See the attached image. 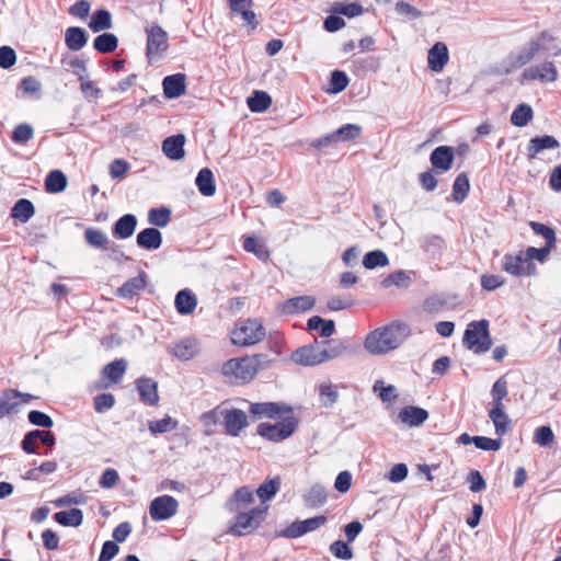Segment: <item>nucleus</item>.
I'll use <instances>...</instances> for the list:
<instances>
[{
  "label": "nucleus",
  "instance_id": "f257e3e1",
  "mask_svg": "<svg viewBox=\"0 0 561 561\" xmlns=\"http://www.w3.org/2000/svg\"><path fill=\"white\" fill-rule=\"evenodd\" d=\"M407 323L394 321L369 332L364 340V348L371 355H386L398 347L410 336Z\"/></svg>",
  "mask_w": 561,
  "mask_h": 561
},
{
  "label": "nucleus",
  "instance_id": "f03ea898",
  "mask_svg": "<svg viewBox=\"0 0 561 561\" xmlns=\"http://www.w3.org/2000/svg\"><path fill=\"white\" fill-rule=\"evenodd\" d=\"M265 335L266 330L259 320L245 319L231 331V342L238 346H251L260 343Z\"/></svg>",
  "mask_w": 561,
  "mask_h": 561
},
{
  "label": "nucleus",
  "instance_id": "7ed1b4c3",
  "mask_svg": "<svg viewBox=\"0 0 561 561\" xmlns=\"http://www.w3.org/2000/svg\"><path fill=\"white\" fill-rule=\"evenodd\" d=\"M463 345L477 354L488 352L492 346L489 321L483 319L470 322L463 334Z\"/></svg>",
  "mask_w": 561,
  "mask_h": 561
},
{
  "label": "nucleus",
  "instance_id": "20e7f679",
  "mask_svg": "<svg viewBox=\"0 0 561 561\" xmlns=\"http://www.w3.org/2000/svg\"><path fill=\"white\" fill-rule=\"evenodd\" d=\"M298 422L294 416H287L274 424L261 423L257 426V434L271 442H282L296 431Z\"/></svg>",
  "mask_w": 561,
  "mask_h": 561
},
{
  "label": "nucleus",
  "instance_id": "39448f33",
  "mask_svg": "<svg viewBox=\"0 0 561 561\" xmlns=\"http://www.w3.org/2000/svg\"><path fill=\"white\" fill-rule=\"evenodd\" d=\"M267 507H255L245 513H239L231 530L236 535H245L257 528L266 517Z\"/></svg>",
  "mask_w": 561,
  "mask_h": 561
},
{
  "label": "nucleus",
  "instance_id": "423d86ee",
  "mask_svg": "<svg viewBox=\"0 0 561 561\" xmlns=\"http://www.w3.org/2000/svg\"><path fill=\"white\" fill-rule=\"evenodd\" d=\"M253 359L249 356L241 358H232L222 366V374L227 377H233L236 380L248 382L255 377Z\"/></svg>",
  "mask_w": 561,
  "mask_h": 561
},
{
  "label": "nucleus",
  "instance_id": "0eeeda50",
  "mask_svg": "<svg viewBox=\"0 0 561 561\" xmlns=\"http://www.w3.org/2000/svg\"><path fill=\"white\" fill-rule=\"evenodd\" d=\"M502 268L513 276H533L537 272L535 263L528 261L523 252L518 254H505Z\"/></svg>",
  "mask_w": 561,
  "mask_h": 561
},
{
  "label": "nucleus",
  "instance_id": "6e6552de",
  "mask_svg": "<svg viewBox=\"0 0 561 561\" xmlns=\"http://www.w3.org/2000/svg\"><path fill=\"white\" fill-rule=\"evenodd\" d=\"M179 503L171 495H161L151 501L149 513L153 520H165L174 516L178 512Z\"/></svg>",
  "mask_w": 561,
  "mask_h": 561
},
{
  "label": "nucleus",
  "instance_id": "1a4fd4ad",
  "mask_svg": "<svg viewBox=\"0 0 561 561\" xmlns=\"http://www.w3.org/2000/svg\"><path fill=\"white\" fill-rule=\"evenodd\" d=\"M34 399L30 393H23L15 389H8L0 396V417L16 413L20 407Z\"/></svg>",
  "mask_w": 561,
  "mask_h": 561
},
{
  "label": "nucleus",
  "instance_id": "9d476101",
  "mask_svg": "<svg viewBox=\"0 0 561 561\" xmlns=\"http://www.w3.org/2000/svg\"><path fill=\"white\" fill-rule=\"evenodd\" d=\"M147 56L152 59L168 47V34L159 25L147 28Z\"/></svg>",
  "mask_w": 561,
  "mask_h": 561
},
{
  "label": "nucleus",
  "instance_id": "9b49d317",
  "mask_svg": "<svg viewBox=\"0 0 561 561\" xmlns=\"http://www.w3.org/2000/svg\"><path fill=\"white\" fill-rule=\"evenodd\" d=\"M523 79L527 81L539 80L541 82H554L558 79V71L551 61L531 66L523 72Z\"/></svg>",
  "mask_w": 561,
  "mask_h": 561
},
{
  "label": "nucleus",
  "instance_id": "f8f14e48",
  "mask_svg": "<svg viewBox=\"0 0 561 561\" xmlns=\"http://www.w3.org/2000/svg\"><path fill=\"white\" fill-rule=\"evenodd\" d=\"M224 425L227 434L238 436L247 427L248 419L245 413L239 409H225Z\"/></svg>",
  "mask_w": 561,
  "mask_h": 561
},
{
  "label": "nucleus",
  "instance_id": "ddd939ff",
  "mask_svg": "<svg viewBox=\"0 0 561 561\" xmlns=\"http://www.w3.org/2000/svg\"><path fill=\"white\" fill-rule=\"evenodd\" d=\"M291 412V408L286 407L285 404H279L276 402H260V403H252L250 405V413L257 417H270L274 419L283 413H289Z\"/></svg>",
  "mask_w": 561,
  "mask_h": 561
},
{
  "label": "nucleus",
  "instance_id": "4468645a",
  "mask_svg": "<svg viewBox=\"0 0 561 561\" xmlns=\"http://www.w3.org/2000/svg\"><path fill=\"white\" fill-rule=\"evenodd\" d=\"M454 159V148L449 146H439L435 148L430 156L431 164L440 172L450 170Z\"/></svg>",
  "mask_w": 561,
  "mask_h": 561
},
{
  "label": "nucleus",
  "instance_id": "2eb2a0df",
  "mask_svg": "<svg viewBox=\"0 0 561 561\" xmlns=\"http://www.w3.org/2000/svg\"><path fill=\"white\" fill-rule=\"evenodd\" d=\"M136 388L140 400L149 405H157L159 402L158 383L148 377H140L136 380Z\"/></svg>",
  "mask_w": 561,
  "mask_h": 561
},
{
  "label": "nucleus",
  "instance_id": "dca6fc26",
  "mask_svg": "<svg viewBox=\"0 0 561 561\" xmlns=\"http://www.w3.org/2000/svg\"><path fill=\"white\" fill-rule=\"evenodd\" d=\"M293 360L302 366H316L323 363L320 348L313 345H305L296 350L293 354Z\"/></svg>",
  "mask_w": 561,
  "mask_h": 561
},
{
  "label": "nucleus",
  "instance_id": "f3484780",
  "mask_svg": "<svg viewBox=\"0 0 561 561\" xmlns=\"http://www.w3.org/2000/svg\"><path fill=\"white\" fill-rule=\"evenodd\" d=\"M185 75L175 73L167 76L162 81L163 93L168 99H176L185 92Z\"/></svg>",
  "mask_w": 561,
  "mask_h": 561
},
{
  "label": "nucleus",
  "instance_id": "a211bd4d",
  "mask_svg": "<svg viewBox=\"0 0 561 561\" xmlns=\"http://www.w3.org/2000/svg\"><path fill=\"white\" fill-rule=\"evenodd\" d=\"M448 59L449 55L447 46L442 42L435 43L433 47L428 50V67L433 71H442L445 65L448 62Z\"/></svg>",
  "mask_w": 561,
  "mask_h": 561
},
{
  "label": "nucleus",
  "instance_id": "6ab92c4d",
  "mask_svg": "<svg viewBox=\"0 0 561 561\" xmlns=\"http://www.w3.org/2000/svg\"><path fill=\"white\" fill-rule=\"evenodd\" d=\"M185 136L178 134L165 138L162 142L163 153L171 160H180L184 157Z\"/></svg>",
  "mask_w": 561,
  "mask_h": 561
},
{
  "label": "nucleus",
  "instance_id": "aec40b11",
  "mask_svg": "<svg viewBox=\"0 0 561 561\" xmlns=\"http://www.w3.org/2000/svg\"><path fill=\"white\" fill-rule=\"evenodd\" d=\"M316 304L312 296L305 295L287 299L282 305V311L285 314H295L311 310Z\"/></svg>",
  "mask_w": 561,
  "mask_h": 561
},
{
  "label": "nucleus",
  "instance_id": "412c9836",
  "mask_svg": "<svg viewBox=\"0 0 561 561\" xmlns=\"http://www.w3.org/2000/svg\"><path fill=\"white\" fill-rule=\"evenodd\" d=\"M559 147V141L550 135L531 138L527 146L528 159H535L538 153L546 149H557Z\"/></svg>",
  "mask_w": 561,
  "mask_h": 561
},
{
  "label": "nucleus",
  "instance_id": "4be33fe9",
  "mask_svg": "<svg viewBox=\"0 0 561 561\" xmlns=\"http://www.w3.org/2000/svg\"><path fill=\"white\" fill-rule=\"evenodd\" d=\"M136 242L145 250H157L162 244V233L156 228H146L137 234Z\"/></svg>",
  "mask_w": 561,
  "mask_h": 561
},
{
  "label": "nucleus",
  "instance_id": "5701e85b",
  "mask_svg": "<svg viewBox=\"0 0 561 561\" xmlns=\"http://www.w3.org/2000/svg\"><path fill=\"white\" fill-rule=\"evenodd\" d=\"M88 43V34L84 28L70 26L65 32V44L68 49L78 51Z\"/></svg>",
  "mask_w": 561,
  "mask_h": 561
},
{
  "label": "nucleus",
  "instance_id": "b1692460",
  "mask_svg": "<svg viewBox=\"0 0 561 561\" xmlns=\"http://www.w3.org/2000/svg\"><path fill=\"white\" fill-rule=\"evenodd\" d=\"M137 218L133 214H126L118 218L113 226V236L118 239H127L135 232Z\"/></svg>",
  "mask_w": 561,
  "mask_h": 561
},
{
  "label": "nucleus",
  "instance_id": "393cba45",
  "mask_svg": "<svg viewBox=\"0 0 561 561\" xmlns=\"http://www.w3.org/2000/svg\"><path fill=\"white\" fill-rule=\"evenodd\" d=\"M399 419L409 426H420L428 419V412L419 407H405L399 412Z\"/></svg>",
  "mask_w": 561,
  "mask_h": 561
},
{
  "label": "nucleus",
  "instance_id": "a878e982",
  "mask_svg": "<svg viewBox=\"0 0 561 561\" xmlns=\"http://www.w3.org/2000/svg\"><path fill=\"white\" fill-rule=\"evenodd\" d=\"M228 2L231 11L241 14L242 19L251 25L252 28L257 26L256 15L251 10L253 5L252 0H228Z\"/></svg>",
  "mask_w": 561,
  "mask_h": 561
},
{
  "label": "nucleus",
  "instance_id": "bb28decb",
  "mask_svg": "<svg viewBox=\"0 0 561 561\" xmlns=\"http://www.w3.org/2000/svg\"><path fill=\"white\" fill-rule=\"evenodd\" d=\"M195 184L199 193L204 196H213L216 193V184L213 171L208 168H203L197 173Z\"/></svg>",
  "mask_w": 561,
  "mask_h": 561
},
{
  "label": "nucleus",
  "instance_id": "cd10ccee",
  "mask_svg": "<svg viewBox=\"0 0 561 561\" xmlns=\"http://www.w3.org/2000/svg\"><path fill=\"white\" fill-rule=\"evenodd\" d=\"M146 278L147 275L145 272H141L136 277L129 278L117 289L118 296L123 298H131L146 287Z\"/></svg>",
  "mask_w": 561,
  "mask_h": 561
},
{
  "label": "nucleus",
  "instance_id": "c85d7f7f",
  "mask_svg": "<svg viewBox=\"0 0 561 561\" xmlns=\"http://www.w3.org/2000/svg\"><path fill=\"white\" fill-rule=\"evenodd\" d=\"M489 417L493 422L497 435L503 436L508 433L511 420L505 412V407L492 408L489 411Z\"/></svg>",
  "mask_w": 561,
  "mask_h": 561
},
{
  "label": "nucleus",
  "instance_id": "c756f323",
  "mask_svg": "<svg viewBox=\"0 0 561 561\" xmlns=\"http://www.w3.org/2000/svg\"><path fill=\"white\" fill-rule=\"evenodd\" d=\"M174 304L179 313L190 314L195 310L197 299L191 290L183 289L176 294Z\"/></svg>",
  "mask_w": 561,
  "mask_h": 561
},
{
  "label": "nucleus",
  "instance_id": "7c9ffc66",
  "mask_svg": "<svg viewBox=\"0 0 561 561\" xmlns=\"http://www.w3.org/2000/svg\"><path fill=\"white\" fill-rule=\"evenodd\" d=\"M84 240L88 245L101 251L106 250L107 244L111 241L105 232H103L101 229L93 227L85 228Z\"/></svg>",
  "mask_w": 561,
  "mask_h": 561
},
{
  "label": "nucleus",
  "instance_id": "2f4dec72",
  "mask_svg": "<svg viewBox=\"0 0 561 561\" xmlns=\"http://www.w3.org/2000/svg\"><path fill=\"white\" fill-rule=\"evenodd\" d=\"M198 351L197 342L194 339H184L174 344L172 353L181 360L193 358Z\"/></svg>",
  "mask_w": 561,
  "mask_h": 561
},
{
  "label": "nucleus",
  "instance_id": "473e14b6",
  "mask_svg": "<svg viewBox=\"0 0 561 561\" xmlns=\"http://www.w3.org/2000/svg\"><path fill=\"white\" fill-rule=\"evenodd\" d=\"M307 328L310 331H319L322 337H330L335 333V322L325 320L320 316H313L307 321Z\"/></svg>",
  "mask_w": 561,
  "mask_h": 561
},
{
  "label": "nucleus",
  "instance_id": "72a5a7b5",
  "mask_svg": "<svg viewBox=\"0 0 561 561\" xmlns=\"http://www.w3.org/2000/svg\"><path fill=\"white\" fill-rule=\"evenodd\" d=\"M127 369V362L124 358L115 359L104 366L102 374L108 378L112 383H118Z\"/></svg>",
  "mask_w": 561,
  "mask_h": 561
},
{
  "label": "nucleus",
  "instance_id": "f704fd0d",
  "mask_svg": "<svg viewBox=\"0 0 561 561\" xmlns=\"http://www.w3.org/2000/svg\"><path fill=\"white\" fill-rule=\"evenodd\" d=\"M67 187V178L59 170L50 171L45 180V190L48 193L57 194L61 193Z\"/></svg>",
  "mask_w": 561,
  "mask_h": 561
},
{
  "label": "nucleus",
  "instance_id": "c9c22d12",
  "mask_svg": "<svg viewBox=\"0 0 561 561\" xmlns=\"http://www.w3.org/2000/svg\"><path fill=\"white\" fill-rule=\"evenodd\" d=\"M243 249L253 253L259 260L266 262L270 259V251L265 243L256 237H247L243 240Z\"/></svg>",
  "mask_w": 561,
  "mask_h": 561
},
{
  "label": "nucleus",
  "instance_id": "e433bc0d",
  "mask_svg": "<svg viewBox=\"0 0 561 561\" xmlns=\"http://www.w3.org/2000/svg\"><path fill=\"white\" fill-rule=\"evenodd\" d=\"M55 520L62 526L78 527L83 522V513L79 508L60 511L54 515Z\"/></svg>",
  "mask_w": 561,
  "mask_h": 561
},
{
  "label": "nucleus",
  "instance_id": "4c0bfd02",
  "mask_svg": "<svg viewBox=\"0 0 561 561\" xmlns=\"http://www.w3.org/2000/svg\"><path fill=\"white\" fill-rule=\"evenodd\" d=\"M35 214L33 203L26 198H20L11 209V217L22 222L28 221Z\"/></svg>",
  "mask_w": 561,
  "mask_h": 561
},
{
  "label": "nucleus",
  "instance_id": "58836bf2",
  "mask_svg": "<svg viewBox=\"0 0 561 561\" xmlns=\"http://www.w3.org/2000/svg\"><path fill=\"white\" fill-rule=\"evenodd\" d=\"M112 15L110 11L105 9H100L93 12L91 15L89 27L94 32L99 33L104 30H108L112 27Z\"/></svg>",
  "mask_w": 561,
  "mask_h": 561
},
{
  "label": "nucleus",
  "instance_id": "ea45409f",
  "mask_svg": "<svg viewBox=\"0 0 561 561\" xmlns=\"http://www.w3.org/2000/svg\"><path fill=\"white\" fill-rule=\"evenodd\" d=\"M254 502L253 491L248 486H241L233 493L231 500L228 501L227 506L231 512H238L240 504H250Z\"/></svg>",
  "mask_w": 561,
  "mask_h": 561
},
{
  "label": "nucleus",
  "instance_id": "a19ab883",
  "mask_svg": "<svg viewBox=\"0 0 561 561\" xmlns=\"http://www.w3.org/2000/svg\"><path fill=\"white\" fill-rule=\"evenodd\" d=\"M118 46V39L113 33H103L95 37L93 48L102 54L113 53Z\"/></svg>",
  "mask_w": 561,
  "mask_h": 561
},
{
  "label": "nucleus",
  "instance_id": "79ce46f5",
  "mask_svg": "<svg viewBox=\"0 0 561 561\" xmlns=\"http://www.w3.org/2000/svg\"><path fill=\"white\" fill-rule=\"evenodd\" d=\"M272 104V98L264 91H254L248 98V106L254 113L265 112Z\"/></svg>",
  "mask_w": 561,
  "mask_h": 561
},
{
  "label": "nucleus",
  "instance_id": "37998d69",
  "mask_svg": "<svg viewBox=\"0 0 561 561\" xmlns=\"http://www.w3.org/2000/svg\"><path fill=\"white\" fill-rule=\"evenodd\" d=\"M534 117V112L530 105L522 103L516 106L511 115V123L516 127L526 126Z\"/></svg>",
  "mask_w": 561,
  "mask_h": 561
},
{
  "label": "nucleus",
  "instance_id": "c03bdc74",
  "mask_svg": "<svg viewBox=\"0 0 561 561\" xmlns=\"http://www.w3.org/2000/svg\"><path fill=\"white\" fill-rule=\"evenodd\" d=\"M411 284L412 279L410 275L404 271H396L381 280V286L383 288L397 286L399 288L405 289L410 287Z\"/></svg>",
  "mask_w": 561,
  "mask_h": 561
},
{
  "label": "nucleus",
  "instance_id": "a18cd8bd",
  "mask_svg": "<svg viewBox=\"0 0 561 561\" xmlns=\"http://www.w3.org/2000/svg\"><path fill=\"white\" fill-rule=\"evenodd\" d=\"M469 190H470V183H469L468 175L463 172L458 174L453 184V192H451L453 199L457 203H462L465 201V198L467 197Z\"/></svg>",
  "mask_w": 561,
  "mask_h": 561
},
{
  "label": "nucleus",
  "instance_id": "49530a36",
  "mask_svg": "<svg viewBox=\"0 0 561 561\" xmlns=\"http://www.w3.org/2000/svg\"><path fill=\"white\" fill-rule=\"evenodd\" d=\"M362 134V127L356 124H345L333 131L336 142L350 141L358 138Z\"/></svg>",
  "mask_w": 561,
  "mask_h": 561
},
{
  "label": "nucleus",
  "instance_id": "de8ad7c7",
  "mask_svg": "<svg viewBox=\"0 0 561 561\" xmlns=\"http://www.w3.org/2000/svg\"><path fill=\"white\" fill-rule=\"evenodd\" d=\"M171 220V210L168 207L151 208L148 213V221L152 226L167 227Z\"/></svg>",
  "mask_w": 561,
  "mask_h": 561
},
{
  "label": "nucleus",
  "instance_id": "09e8293b",
  "mask_svg": "<svg viewBox=\"0 0 561 561\" xmlns=\"http://www.w3.org/2000/svg\"><path fill=\"white\" fill-rule=\"evenodd\" d=\"M280 488V478L274 477L263 482L256 490L257 496L264 502L271 500Z\"/></svg>",
  "mask_w": 561,
  "mask_h": 561
},
{
  "label": "nucleus",
  "instance_id": "8fccbe9b",
  "mask_svg": "<svg viewBox=\"0 0 561 561\" xmlns=\"http://www.w3.org/2000/svg\"><path fill=\"white\" fill-rule=\"evenodd\" d=\"M444 244V239L437 234L425 236L421 241L422 249L432 256L439 255Z\"/></svg>",
  "mask_w": 561,
  "mask_h": 561
},
{
  "label": "nucleus",
  "instance_id": "3c124183",
  "mask_svg": "<svg viewBox=\"0 0 561 561\" xmlns=\"http://www.w3.org/2000/svg\"><path fill=\"white\" fill-rule=\"evenodd\" d=\"M389 260L386 253L381 250H375L366 253L363 259V265L367 270H373L378 266H386L388 265Z\"/></svg>",
  "mask_w": 561,
  "mask_h": 561
},
{
  "label": "nucleus",
  "instance_id": "603ef678",
  "mask_svg": "<svg viewBox=\"0 0 561 561\" xmlns=\"http://www.w3.org/2000/svg\"><path fill=\"white\" fill-rule=\"evenodd\" d=\"M323 344L325 345V347L320 350V353L323 357V363L327 360L333 359L335 357H339L346 350L343 342H341L339 340L325 341V342H323Z\"/></svg>",
  "mask_w": 561,
  "mask_h": 561
},
{
  "label": "nucleus",
  "instance_id": "864d4df0",
  "mask_svg": "<svg viewBox=\"0 0 561 561\" xmlns=\"http://www.w3.org/2000/svg\"><path fill=\"white\" fill-rule=\"evenodd\" d=\"M507 382L504 377H501L493 383L491 389V396L493 399L492 408L505 407L503 400L507 397Z\"/></svg>",
  "mask_w": 561,
  "mask_h": 561
},
{
  "label": "nucleus",
  "instance_id": "5fc2aeb1",
  "mask_svg": "<svg viewBox=\"0 0 561 561\" xmlns=\"http://www.w3.org/2000/svg\"><path fill=\"white\" fill-rule=\"evenodd\" d=\"M178 422L170 416H165L161 420L150 421L148 424L149 431L153 434H163L176 428Z\"/></svg>",
  "mask_w": 561,
  "mask_h": 561
},
{
  "label": "nucleus",
  "instance_id": "6e6d98bb",
  "mask_svg": "<svg viewBox=\"0 0 561 561\" xmlns=\"http://www.w3.org/2000/svg\"><path fill=\"white\" fill-rule=\"evenodd\" d=\"M540 48H541V45H540L539 41H531L529 43L528 48L519 51V54L517 55L516 61H515L516 66L522 67V66H525L528 62H530L534 59V57L538 54Z\"/></svg>",
  "mask_w": 561,
  "mask_h": 561
},
{
  "label": "nucleus",
  "instance_id": "4d7b16f0",
  "mask_svg": "<svg viewBox=\"0 0 561 561\" xmlns=\"http://www.w3.org/2000/svg\"><path fill=\"white\" fill-rule=\"evenodd\" d=\"M319 397H320L321 403L324 407L330 408L337 401L339 392H337L336 388L331 383L321 385L319 387Z\"/></svg>",
  "mask_w": 561,
  "mask_h": 561
},
{
  "label": "nucleus",
  "instance_id": "13d9d810",
  "mask_svg": "<svg viewBox=\"0 0 561 561\" xmlns=\"http://www.w3.org/2000/svg\"><path fill=\"white\" fill-rule=\"evenodd\" d=\"M529 226L536 234L545 238L546 243L548 245H550V247L556 245V241H557L556 232L552 228H550L541 222H536V221H530Z\"/></svg>",
  "mask_w": 561,
  "mask_h": 561
},
{
  "label": "nucleus",
  "instance_id": "bf43d9fd",
  "mask_svg": "<svg viewBox=\"0 0 561 561\" xmlns=\"http://www.w3.org/2000/svg\"><path fill=\"white\" fill-rule=\"evenodd\" d=\"M224 412L225 409H222L220 405L216 407L215 409L203 413L201 416V421L204 424V426L210 428L217 425L220 421H224Z\"/></svg>",
  "mask_w": 561,
  "mask_h": 561
},
{
  "label": "nucleus",
  "instance_id": "052dcab7",
  "mask_svg": "<svg viewBox=\"0 0 561 561\" xmlns=\"http://www.w3.org/2000/svg\"><path fill=\"white\" fill-rule=\"evenodd\" d=\"M554 434L550 426H540L535 431L534 440L541 447H547L552 444Z\"/></svg>",
  "mask_w": 561,
  "mask_h": 561
},
{
  "label": "nucleus",
  "instance_id": "680f3d73",
  "mask_svg": "<svg viewBox=\"0 0 561 561\" xmlns=\"http://www.w3.org/2000/svg\"><path fill=\"white\" fill-rule=\"evenodd\" d=\"M327 501V494L322 486L313 485L306 496V502L312 507L320 506Z\"/></svg>",
  "mask_w": 561,
  "mask_h": 561
},
{
  "label": "nucleus",
  "instance_id": "e2e57ef3",
  "mask_svg": "<svg viewBox=\"0 0 561 561\" xmlns=\"http://www.w3.org/2000/svg\"><path fill=\"white\" fill-rule=\"evenodd\" d=\"M472 444H474V446L479 449L495 451L501 448L502 440L489 438L485 436H473Z\"/></svg>",
  "mask_w": 561,
  "mask_h": 561
},
{
  "label": "nucleus",
  "instance_id": "0e129e2a",
  "mask_svg": "<svg viewBox=\"0 0 561 561\" xmlns=\"http://www.w3.org/2000/svg\"><path fill=\"white\" fill-rule=\"evenodd\" d=\"M34 135V130L28 124L18 125L12 134V140L16 144L27 142Z\"/></svg>",
  "mask_w": 561,
  "mask_h": 561
},
{
  "label": "nucleus",
  "instance_id": "69168bd1",
  "mask_svg": "<svg viewBox=\"0 0 561 561\" xmlns=\"http://www.w3.org/2000/svg\"><path fill=\"white\" fill-rule=\"evenodd\" d=\"M27 419L31 424L41 426L44 428H49L54 425L53 419L48 414H46L42 411H37V410L31 411L27 415Z\"/></svg>",
  "mask_w": 561,
  "mask_h": 561
},
{
  "label": "nucleus",
  "instance_id": "338daca9",
  "mask_svg": "<svg viewBox=\"0 0 561 561\" xmlns=\"http://www.w3.org/2000/svg\"><path fill=\"white\" fill-rule=\"evenodd\" d=\"M330 84H331V91L333 93H339L346 89V87L348 84V78L345 72L340 71V70H334L331 73Z\"/></svg>",
  "mask_w": 561,
  "mask_h": 561
},
{
  "label": "nucleus",
  "instance_id": "774afa93",
  "mask_svg": "<svg viewBox=\"0 0 561 561\" xmlns=\"http://www.w3.org/2000/svg\"><path fill=\"white\" fill-rule=\"evenodd\" d=\"M330 551L339 559L350 560L353 558L352 549L342 540H336L331 543Z\"/></svg>",
  "mask_w": 561,
  "mask_h": 561
}]
</instances>
